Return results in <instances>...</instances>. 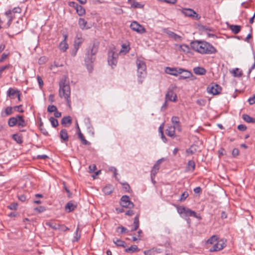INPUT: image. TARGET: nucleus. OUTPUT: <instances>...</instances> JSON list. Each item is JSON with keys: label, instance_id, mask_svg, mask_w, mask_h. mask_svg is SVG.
Masks as SVG:
<instances>
[{"label": "nucleus", "instance_id": "nucleus-3", "mask_svg": "<svg viewBox=\"0 0 255 255\" xmlns=\"http://www.w3.org/2000/svg\"><path fill=\"white\" fill-rule=\"evenodd\" d=\"M59 95L60 98H64L68 106L71 107L70 87L65 79H62L59 82Z\"/></svg>", "mask_w": 255, "mask_h": 255}, {"label": "nucleus", "instance_id": "nucleus-6", "mask_svg": "<svg viewBox=\"0 0 255 255\" xmlns=\"http://www.w3.org/2000/svg\"><path fill=\"white\" fill-rule=\"evenodd\" d=\"M207 91L209 94L217 95L221 93L222 88L218 84L213 83L207 87Z\"/></svg>", "mask_w": 255, "mask_h": 255}, {"label": "nucleus", "instance_id": "nucleus-23", "mask_svg": "<svg viewBox=\"0 0 255 255\" xmlns=\"http://www.w3.org/2000/svg\"><path fill=\"white\" fill-rule=\"evenodd\" d=\"M184 216L185 217H194L196 218H198V216L197 215L195 211L191 210L190 209H189L188 208H186Z\"/></svg>", "mask_w": 255, "mask_h": 255}, {"label": "nucleus", "instance_id": "nucleus-18", "mask_svg": "<svg viewBox=\"0 0 255 255\" xmlns=\"http://www.w3.org/2000/svg\"><path fill=\"white\" fill-rule=\"evenodd\" d=\"M72 118L70 116H68L64 117L61 120V124L64 127H69L72 124Z\"/></svg>", "mask_w": 255, "mask_h": 255}, {"label": "nucleus", "instance_id": "nucleus-7", "mask_svg": "<svg viewBox=\"0 0 255 255\" xmlns=\"http://www.w3.org/2000/svg\"><path fill=\"white\" fill-rule=\"evenodd\" d=\"M120 205L122 207L131 209L134 207V204L130 200L129 196L127 195L123 196L120 200Z\"/></svg>", "mask_w": 255, "mask_h": 255}, {"label": "nucleus", "instance_id": "nucleus-48", "mask_svg": "<svg viewBox=\"0 0 255 255\" xmlns=\"http://www.w3.org/2000/svg\"><path fill=\"white\" fill-rule=\"evenodd\" d=\"M187 207L184 206H178L177 207V210L179 214H185Z\"/></svg>", "mask_w": 255, "mask_h": 255}, {"label": "nucleus", "instance_id": "nucleus-46", "mask_svg": "<svg viewBox=\"0 0 255 255\" xmlns=\"http://www.w3.org/2000/svg\"><path fill=\"white\" fill-rule=\"evenodd\" d=\"M4 14L9 19H13L15 18V14L11 11V9H9L5 12Z\"/></svg>", "mask_w": 255, "mask_h": 255}, {"label": "nucleus", "instance_id": "nucleus-42", "mask_svg": "<svg viewBox=\"0 0 255 255\" xmlns=\"http://www.w3.org/2000/svg\"><path fill=\"white\" fill-rule=\"evenodd\" d=\"M179 50L185 53H188L190 50L189 47L186 44H182L179 46Z\"/></svg>", "mask_w": 255, "mask_h": 255}, {"label": "nucleus", "instance_id": "nucleus-27", "mask_svg": "<svg viewBox=\"0 0 255 255\" xmlns=\"http://www.w3.org/2000/svg\"><path fill=\"white\" fill-rule=\"evenodd\" d=\"M60 138L64 141H68V135L66 129L63 128L61 130L60 132Z\"/></svg>", "mask_w": 255, "mask_h": 255}, {"label": "nucleus", "instance_id": "nucleus-36", "mask_svg": "<svg viewBox=\"0 0 255 255\" xmlns=\"http://www.w3.org/2000/svg\"><path fill=\"white\" fill-rule=\"evenodd\" d=\"M195 168V162L192 160H190L188 161L187 165V169L188 170L193 171Z\"/></svg>", "mask_w": 255, "mask_h": 255}, {"label": "nucleus", "instance_id": "nucleus-4", "mask_svg": "<svg viewBox=\"0 0 255 255\" xmlns=\"http://www.w3.org/2000/svg\"><path fill=\"white\" fill-rule=\"evenodd\" d=\"M136 63L137 68V75L138 77V82L139 84H141L146 75V64L144 61L138 59L136 60Z\"/></svg>", "mask_w": 255, "mask_h": 255}, {"label": "nucleus", "instance_id": "nucleus-62", "mask_svg": "<svg viewBox=\"0 0 255 255\" xmlns=\"http://www.w3.org/2000/svg\"><path fill=\"white\" fill-rule=\"evenodd\" d=\"M11 67H12V65L9 64H7L6 65L3 66H1V67H0V71L2 72L4 70H5L6 69H8Z\"/></svg>", "mask_w": 255, "mask_h": 255}, {"label": "nucleus", "instance_id": "nucleus-38", "mask_svg": "<svg viewBox=\"0 0 255 255\" xmlns=\"http://www.w3.org/2000/svg\"><path fill=\"white\" fill-rule=\"evenodd\" d=\"M113 242L118 247H122L125 248L126 246V243L122 240L114 239L113 240Z\"/></svg>", "mask_w": 255, "mask_h": 255}, {"label": "nucleus", "instance_id": "nucleus-32", "mask_svg": "<svg viewBox=\"0 0 255 255\" xmlns=\"http://www.w3.org/2000/svg\"><path fill=\"white\" fill-rule=\"evenodd\" d=\"M113 187L111 185H106L105 187H104L103 189V192L106 194V195H110L111 194L113 191Z\"/></svg>", "mask_w": 255, "mask_h": 255}, {"label": "nucleus", "instance_id": "nucleus-49", "mask_svg": "<svg viewBox=\"0 0 255 255\" xmlns=\"http://www.w3.org/2000/svg\"><path fill=\"white\" fill-rule=\"evenodd\" d=\"M129 49H130V48H129L128 45H126L125 44H123L122 45V48L120 50V52L121 53L123 52H125V53H126L128 52V51L129 50Z\"/></svg>", "mask_w": 255, "mask_h": 255}, {"label": "nucleus", "instance_id": "nucleus-35", "mask_svg": "<svg viewBox=\"0 0 255 255\" xmlns=\"http://www.w3.org/2000/svg\"><path fill=\"white\" fill-rule=\"evenodd\" d=\"M12 138L18 144H21L23 142L22 137L21 135H19L17 133L14 134L12 135Z\"/></svg>", "mask_w": 255, "mask_h": 255}, {"label": "nucleus", "instance_id": "nucleus-10", "mask_svg": "<svg viewBox=\"0 0 255 255\" xmlns=\"http://www.w3.org/2000/svg\"><path fill=\"white\" fill-rule=\"evenodd\" d=\"M162 160H163V158L158 160L156 162V163L154 164V165L150 171V176H151V179L154 178L156 174L158 172L159 169V165H160V163H161V161Z\"/></svg>", "mask_w": 255, "mask_h": 255}, {"label": "nucleus", "instance_id": "nucleus-5", "mask_svg": "<svg viewBox=\"0 0 255 255\" xmlns=\"http://www.w3.org/2000/svg\"><path fill=\"white\" fill-rule=\"evenodd\" d=\"M118 57V54L116 53L115 49H110L108 53V62L112 67L117 65Z\"/></svg>", "mask_w": 255, "mask_h": 255}, {"label": "nucleus", "instance_id": "nucleus-50", "mask_svg": "<svg viewBox=\"0 0 255 255\" xmlns=\"http://www.w3.org/2000/svg\"><path fill=\"white\" fill-rule=\"evenodd\" d=\"M57 110V107L54 105H49L47 107V112L49 113L55 112Z\"/></svg>", "mask_w": 255, "mask_h": 255}, {"label": "nucleus", "instance_id": "nucleus-40", "mask_svg": "<svg viewBox=\"0 0 255 255\" xmlns=\"http://www.w3.org/2000/svg\"><path fill=\"white\" fill-rule=\"evenodd\" d=\"M76 10L77 13L80 16H82L85 13V9L84 8V7L82 6H81L80 5H79L77 6Z\"/></svg>", "mask_w": 255, "mask_h": 255}, {"label": "nucleus", "instance_id": "nucleus-13", "mask_svg": "<svg viewBox=\"0 0 255 255\" xmlns=\"http://www.w3.org/2000/svg\"><path fill=\"white\" fill-rule=\"evenodd\" d=\"M180 72L181 73L179 74L178 79L179 80H185L189 78L192 75L191 72L184 69H182V71Z\"/></svg>", "mask_w": 255, "mask_h": 255}, {"label": "nucleus", "instance_id": "nucleus-63", "mask_svg": "<svg viewBox=\"0 0 255 255\" xmlns=\"http://www.w3.org/2000/svg\"><path fill=\"white\" fill-rule=\"evenodd\" d=\"M232 155L234 156V157H236L237 156H238L239 154V150L238 148H235L233 149V151H232Z\"/></svg>", "mask_w": 255, "mask_h": 255}, {"label": "nucleus", "instance_id": "nucleus-26", "mask_svg": "<svg viewBox=\"0 0 255 255\" xmlns=\"http://www.w3.org/2000/svg\"><path fill=\"white\" fill-rule=\"evenodd\" d=\"M197 146L195 144H193L190 146V147L186 150L187 154L192 155L194 154L197 151Z\"/></svg>", "mask_w": 255, "mask_h": 255}, {"label": "nucleus", "instance_id": "nucleus-58", "mask_svg": "<svg viewBox=\"0 0 255 255\" xmlns=\"http://www.w3.org/2000/svg\"><path fill=\"white\" fill-rule=\"evenodd\" d=\"M123 188L127 192H131V189L130 188V186L128 183H124L123 184Z\"/></svg>", "mask_w": 255, "mask_h": 255}, {"label": "nucleus", "instance_id": "nucleus-41", "mask_svg": "<svg viewBox=\"0 0 255 255\" xmlns=\"http://www.w3.org/2000/svg\"><path fill=\"white\" fill-rule=\"evenodd\" d=\"M46 225L54 230H58L59 228V224H57L54 222H46Z\"/></svg>", "mask_w": 255, "mask_h": 255}, {"label": "nucleus", "instance_id": "nucleus-16", "mask_svg": "<svg viewBox=\"0 0 255 255\" xmlns=\"http://www.w3.org/2000/svg\"><path fill=\"white\" fill-rule=\"evenodd\" d=\"M13 113V108L9 106L5 108V109L1 112L0 115L2 117H6Z\"/></svg>", "mask_w": 255, "mask_h": 255}, {"label": "nucleus", "instance_id": "nucleus-21", "mask_svg": "<svg viewBox=\"0 0 255 255\" xmlns=\"http://www.w3.org/2000/svg\"><path fill=\"white\" fill-rule=\"evenodd\" d=\"M194 73L198 75H204L206 73V70L201 67H196L193 69Z\"/></svg>", "mask_w": 255, "mask_h": 255}, {"label": "nucleus", "instance_id": "nucleus-34", "mask_svg": "<svg viewBox=\"0 0 255 255\" xmlns=\"http://www.w3.org/2000/svg\"><path fill=\"white\" fill-rule=\"evenodd\" d=\"M39 129L41 131V133L44 135L48 136L49 133L46 129L44 128L43 122L41 121V118H40V123L39 126Z\"/></svg>", "mask_w": 255, "mask_h": 255}, {"label": "nucleus", "instance_id": "nucleus-51", "mask_svg": "<svg viewBox=\"0 0 255 255\" xmlns=\"http://www.w3.org/2000/svg\"><path fill=\"white\" fill-rule=\"evenodd\" d=\"M131 6L134 8H142L143 7V5L133 0V2L131 4Z\"/></svg>", "mask_w": 255, "mask_h": 255}, {"label": "nucleus", "instance_id": "nucleus-30", "mask_svg": "<svg viewBox=\"0 0 255 255\" xmlns=\"http://www.w3.org/2000/svg\"><path fill=\"white\" fill-rule=\"evenodd\" d=\"M139 251L140 249L136 245L131 246L125 250V252L128 253H133L139 252Z\"/></svg>", "mask_w": 255, "mask_h": 255}, {"label": "nucleus", "instance_id": "nucleus-45", "mask_svg": "<svg viewBox=\"0 0 255 255\" xmlns=\"http://www.w3.org/2000/svg\"><path fill=\"white\" fill-rule=\"evenodd\" d=\"M218 240V237L215 235H213L207 241V244H213Z\"/></svg>", "mask_w": 255, "mask_h": 255}, {"label": "nucleus", "instance_id": "nucleus-2", "mask_svg": "<svg viewBox=\"0 0 255 255\" xmlns=\"http://www.w3.org/2000/svg\"><path fill=\"white\" fill-rule=\"evenodd\" d=\"M98 51V45L95 42L91 43L86 49L85 63L89 72H91L93 69V63Z\"/></svg>", "mask_w": 255, "mask_h": 255}, {"label": "nucleus", "instance_id": "nucleus-8", "mask_svg": "<svg viewBox=\"0 0 255 255\" xmlns=\"http://www.w3.org/2000/svg\"><path fill=\"white\" fill-rule=\"evenodd\" d=\"M181 11L185 16L195 18L196 20H199L201 18L200 16L191 8H182Z\"/></svg>", "mask_w": 255, "mask_h": 255}, {"label": "nucleus", "instance_id": "nucleus-29", "mask_svg": "<svg viewBox=\"0 0 255 255\" xmlns=\"http://www.w3.org/2000/svg\"><path fill=\"white\" fill-rule=\"evenodd\" d=\"M242 118L245 122L248 123H255V118H252L247 114H243Z\"/></svg>", "mask_w": 255, "mask_h": 255}, {"label": "nucleus", "instance_id": "nucleus-24", "mask_svg": "<svg viewBox=\"0 0 255 255\" xmlns=\"http://www.w3.org/2000/svg\"><path fill=\"white\" fill-rule=\"evenodd\" d=\"M167 34L169 35L170 38L174 39L176 41H179L181 40V36L177 34L176 33L171 31H168Z\"/></svg>", "mask_w": 255, "mask_h": 255}, {"label": "nucleus", "instance_id": "nucleus-43", "mask_svg": "<svg viewBox=\"0 0 255 255\" xmlns=\"http://www.w3.org/2000/svg\"><path fill=\"white\" fill-rule=\"evenodd\" d=\"M139 214H137L136 216L134 218V221L132 226H135V229H138L139 225Z\"/></svg>", "mask_w": 255, "mask_h": 255}, {"label": "nucleus", "instance_id": "nucleus-12", "mask_svg": "<svg viewBox=\"0 0 255 255\" xmlns=\"http://www.w3.org/2000/svg\"><path fill=\"white\" fill-rule=\"evenodd\" d=\"M165 100L173 102L177 101V96L174 93L173 89H168L167 93L165 95Z\"/></svg>", "mask_w": 255, "mask_h": 255}, {"label": "nucleus", "instance_id": "nucleus-20", "mask_svg": "<svg viewBox=\"0 0 255 255\" xmlns=\"http://www.w3.org/2000/svg\"><path fill=\"white\" fill-rule=\"evenodd\" d=\"M20 91L18 90H15L12 88H9L7 92V96H8L10 99H14V95L19 93Z\"/></svg>", "mask_w": 255, "mask_h": 255}, {"label": "nucleus", "instance_id": "nucleus-54", "mask_svg": "<svg viewBox=\"0 0 255 255\" xmlns=\"http://www.w3.org/2000/svg\"><path fill=\"white\" fill-rule=\"evenodd\" d=\"M143 253L145 255H154V248H153L150 250H145L143 252Z\"/></svg>", "mask_w": 255, "mask_h": 255}, {"label": "nucleus", "instance_id": "nucleus-57", "mask_svg": "<svg viewBox=\"0 0 255 255\" xmlns=\"http://www.w3.org/2000/svg\"><path fill=\"white\" fill-rule=\"evenodd\" d=\"M37 82L38 83V85H39V86L40 88H41L43 86V81L41 78V77L39 76V75H37Z\"/></svg>", "mask_w": 255, "mask_h": 255}, {"label": "nucleus", "instance_id": "nucleus-28", "mask_svg": "<svg viewBox=\"0 0 255 255\" xmlns=\"http://www.w3.org/2000/svg\"><path fill=\"white\" fill-rule=\"evenodd\" d=\"M229 27L230 29L233 32V33H234L235 34L239 33L241 29V26L238 25H230Z\"/></svg>", "mask_w": 255, "mask_h": 255}, {"label": "nucleus", "instance_id": "nucleus-60", "mask_svg": "<svg viewBox=\"0 0 255 255\" xmlns=\"http://www.w3.org/2000/svg\"><path fill=\"white\" fill-rule=\"evenodd\" d=\"M11 11L15 14V13H20L21 11V9L19 7H15L11 10Z\"/></svg>", "mask_w": 255, "mask_h": 255}, {"label": "nucleus", "instance_id": "nucleus-44", "mask_svg": "<svg viewBox=\"0 0 255 255\" xmlns=\"http://www.w3.org/2000/svg\"><path fill=\"white\" fill-rule=\"evenodd\" d=\"M49 121L53 127L56 128L58 126V122L57 120L54 118L51 117L49 118Z\"/></svg>", "mask_w": 255, "mask_h": 255}, {"label": "nucleus", "instance_id": "nucleus-14", "mask_svg": "<svg viewBox=\"0 0 255 255\" xmlns=\"http://www.w3.org/2000/svg\"><path fill=\"white\" fill-rule=\"evenodd\" d=\"M17 127L19 128H23L26 126L27 123L25 121L23 116L17 115Z\"/></svg>", "mask_w": 255, "mask_h": 255}, {"label": "nucleus", "instance_id": "nucleus-31", "mask_svg": "<svg viewBox=\"0 0 255 255\" xmlns=\"http://www.w3.org/2000/svg\"><path fill=\"white\" fill-rule=\"evenodd\" d=\"M78 24H79V25L80 26V27L82 29H83L84 28H86V29H88L90 27H86V25L87 24V21L84 19V18H80L79 19V20H78Z\"/></svg>", "mask_w": 255, "mask_h": 255}, {"label": "nucleus", "instance_id": "nucleus-61", "mask_svg": "<svg viewBox=\"0 0 255 255\" xmlns=\"http://www.w3.org/2000/svg\"><path fill=\"white\" fill-rule=\"evenodd\" d=\"M172 124H178L180 122L179 118L177 116H173L171 118Z\"/></svg>", "mask_w": 255, "mask_h": 255}, {"label": "nucleus", "instance_id": "nucleus-19", "mask_svg": "<svg viewBox=\"0 0 255 255\" xmlns=\"http://www.w3.org/2000/svg\"><path fill=\"white\" fill-rule=\"evenodd\" d=\"M224 247L225 246L223 244L217 243L214 244L213 246L209 249V251L210 252L219 251L222 250Z\"/></svg>", "mask_w": 255, "mask_h": 255}, {"label": "nucleus", "instance_id": "nucleus-59", "mask_svg": "<svg viewBox=\"0 0 255 255\" xmlns=\"http://www.w3.org/2000/svg\"><path fill=\"white\" fill-rule=\"evenodd\" d=\"M58 230L66 232L69 230V229L65 226L64 225H59V228L58 229Z\"/></svg>", "mask_w": 255, "mask_h": 255}, {"label": "nucleus", "instance_id": "nucleus-56", "mask_svg": "<svg viewBox=\"0 0 255 255\" xmlns=\"http://www.w3.org/2000/svg\"><path fill=\"white\" fill-rule=\"evenodd\" d=\"M34 210V211L40 213L44 212V211H45L46 209H45V208L43 206H39V207L35 208Z\"/></svg>", "mask_w": 255, "mask_h": 255}, {"label": "nucleus", "instance_id": "nucleus-15", "mask_svg": "<svg viewBox=\"0 0 255 255\" xmlns=\"http://www.w3.org/2000/svg\"><path fill=\"white\" fill-rule=\"evenodd\" d=\"M77 207V203H73L72 201L68 202L65 205V209L67 212L73 211Z\"/></svg>", "mask_w": 255, "mask_h": 255}, {"label": "nucleus", "instance_id": "nucleus-17", "mask_svg": "<svg viewBox=\"0 0 255 255\" xmlns=\"http://www.w3.org/2000/svg\"><path fill=\"white\" fill-rule=\"evenodd\" d=\"M67 37L66 35H64V39L59 44V49L62 52H65L68 48V44H67L66 39Z\"/></svg>", "mask_w": 255, "mask_h": 255}, {"label": "nucleus", "instance_id": "nucleus-22", "mask_svg": "<svg viewBox=\"0 0 255 255\" xmlns=\"http://www.w3.org/2000/svg\"><path fill=\"white\" fill-rule=\"evenodd\" d=\"M77 128H78V129L79 130V132L78 133V137L80 139V140L82 141L83 144H84V145H89V144H90V142L89 141H87L85 139L84 135L81 133L78 125H77Z\"/></svg>", "mask_w": 255, "mask_h": 255}, {"label": "nucleus", "instance_id": "nucleus-1", "mask_svg": "<svg viewBox=\"0 0 255 255\" xmlns=\"http://www.w3.org/2000/svg\"><path fill=\"white\" fill-rule=\"evenodd\" d=\"M192 48L201 54H211L217 52L216 49L205 41L195 40L190 43Z\"/></svg>", "mask_w": 255, "mask_h": 255}, {"label": "nucleus", "instance_id": "nucleus-37", "mask_svg": "<svg viewBox=\"0 0 255 255\" xmlns=\"http://www.w3.org/2000/svg\"><path fill=\"white\" fill-rule=\"evenodd\" d=\"M82 42H83V40H82V38H79V37L77 38L76 39H75V40L74 41V48L75 49H76V50H78V49Z\"/></svg>", "mask_w": 255, "mask_h": 255}, {"label": "nucleus", "instance_id": "nucleus-55", "mask_svg": "<svg viewBox=\"0 0 255 255\" xmlns=\"http://www.w3.org/2000/svg\"><path fill=\"white\" fill-rule=\"evenodd\" d=\"M22 107V105H20L19 106H14L13 108V110H14L15 111H16L17 112H19L20 113H23L24 110L21 109V108Z\"/></svg>", "mask_w": 255, "mask_h": 255}, {"label": "nucleus", "instance_id": "nucleus-11", "mask_svg": "<svg viewBox=\"0 0 255 255\" xmlns=\"http://www.w3.org/2000/svg\"><path fill=\"white\" fill-rule=\"evenodd\" d=\"M165 71L167 74L177 76L179 75V74L181 73L180 71H182V68H171L167 67L166 68Z\"/></svg>", "mask_w": 255, "mask_h": 255}, {"label": "nucleus", "instance_id": "nucleus-39", "mask_svg": "<svg viewBox=\"0 0 255 255\" xmlns=\"http://www.w3.org/2000/svg\"><path fill=\"white\" fill-rule=\"evenodd\" d=\"M232 73L235 77H240L243 75L242 72L240 71L239 69L238 68L233 69L232 71Z\"/></svg>", "mask_w": 255, "mask_h": 255}, {"label": "nucleus", "instance_id": "nucleus-25", "mask_svg": "<svg viewBox=\"0 0 255 255\" xmlns=\"http://www.w3.org/2000/svg\"><path fill=\"white\" fill-rule=\"evenodd\" d=\"M17 115L15 117H13L10 118L7 121V124L10 127H13L14 126H16L17 125Z\"/></svg>", "mask_w": 255, "mask_h": 255}, {"label": "nucleus", "instance_id": "nucleus-64", "mask_svg": "<svg viewBox=\"0 0 255 255\" xmlns=\"http://www.w3.org/2000/svg\"><path fill=\"white\" fill-rule=\"evenodd\" d=\"M248 102L250 105H253L255 103V94L248 99Z\"/></svg>", "mask_w": 255, "mask_h": 255}, {"label": "nucleus", "instance_id": "nucleus-47", "mask_svg": "<svg viewBox=\"0 0 255 255\" xmlns=\"http://www.w3.org/2000/svg\"><path fill=\"white\" fill-rule=\"evenodd\" d=\"M189 196V194L187 191H184L181 194L179 201L180 202H183L186 200V199Z\"/></svg>", "mask_w": 255, "mask_h": 255}, {"label": "nucleus", "instance_id": "nucleus-52", "mask_svg": "<svg viewBox=\"0 0 255 255\" xmlns=\"http://www.w3.org/2000/svg\"><path fill=\"white\" fill-rule=\"evenodd\" d=\"M79 229V228L77 227L76 231L75 233V236L74 237V240L73 241L74 242H78L80 238V237H81L80 234L78 233Z\"/></svg>", "mask_w": 255, "mask_h": 255}, {"label": "nucleus", "instance_id": "nucleus-33", "mask_svg": "<svg viewBox=\"0 0 255 255\" xmlns=\"http://www.w3.org/2000/svg\"><path fill=\"white\" fill-rule=\"evenodd\" d=\"M166 133L168 136L170 137H174L175 133L174 128L172 127V126L169 127L166 129Z\"/></svg>", "mask_w": 255, "mask_h": 255}, {"label": "nucleus", "instance_id": "nucleus-53", "mask_svg": "<svg viewBox=\"0 0 255 255\" xmlns=\"http://www.w3.org/2000/svg\"><path fill=\"white\" fill-rule=\"evenodd\" d=\"M18 204L16 203H12L7 206V208L10 210H16L17 209Z\"/></svg>", "mask_w": 255, "mask_h": 255}, {"label": "nucleus", "instance_id": "nucleus-9", "mask_svg": "<svg viewBox=\"0 0 255 255\" xmlns=\"http://www.w3.org/2000/svg\"><path fill=\"white\" fill-rule=\"evenodd\" d=\"M130 28L140 34L144 33L146 32L145 28L136 21H132L130 25Z\"/></svg>", "mask_w": 255, "mask_h": 255}]
</instances>
